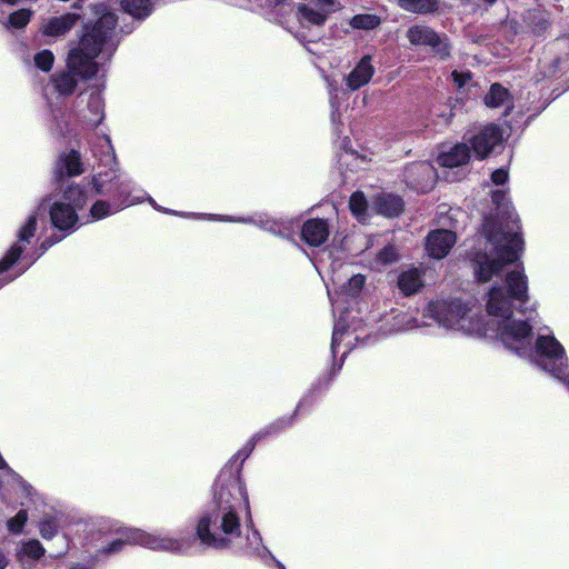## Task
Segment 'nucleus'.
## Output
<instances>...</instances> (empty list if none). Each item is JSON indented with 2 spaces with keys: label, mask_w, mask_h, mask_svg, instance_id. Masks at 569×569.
<instances>
[{
  "label": "nucleus",
  "mask_w": 569,
  "mask_h": 569,
  "mask_svg": "<svg viewBox=\"0 0 569 569\" xmlns=\"http://www.w3.org/2000/svg\"><path fill=\"white\" fill-rule=\"evenodd\" d=\"M423 318L433 320L448 331H458L467 336H481V332H486L478 310L460 299L429 302L423 310Z\"/></svg>",
  "instance_id": "6"
},
{
  "label": "nucleus",
  "mask_w": 569,
  "mask_h": 569,
  "mask_svg": "<svg viewBox=\"0 0 569 569\" xmlns=\"http://www.w3.org/2000/svg\"><path fill=\"white\" fill-rule=\"evenodd\" d=\"M511 226L486 218L482 224V240L471 259L478 281L487 282L498 276L505 267L516 262L523 250V240L517 226V214L509 213Z\"/></svg>",
  "instance_id": "4"
},
{
  "label": "nucleus",
  "mask_w": 569,
  "mask_h": 569,
  "mask_svg": "<svg viewBox=\"0 0 569 569\" xmlns=\"http://www.w3.org/2000/svg\"><path fill=\"white\" fill-rule=\"evenodd\" d=\"M37 258H38V257H36V258L31 259V260L29 261V264L33 263V262H34V260H36Z\"/></svg>",
  "instance_id": "58"
},
{
  "label": "nucleus",
  "mask_w": 569,
  "mask_h": 569,
  "mask_svg": "<svg viewBox=\"0 0 569 569\" xmlns=\"http://www.w3.org/2000/svg\"><path fill=\"white\" fill-rule=\"evenodd\" d=\"M142 194L144 196V198L140 202L147 200L152 206V208L159 212L174 214V216L182 217V218H193V219H199V220L208 219V216H209L208 213H190V212H183V211H174V210H170L164 207H161L156 202V200L152 197L148 196L143 190H140L136 187H134V190L131 192V196H142Z\"/></svg>",
  "instance_id": "32"
},
{
  "label": "nucleus",
  "mask_w": 569,
  "mask_h": 569,
  "mask_svg": "<svg viewBox=\"0 0 569 569\" xmlns=\"http://www.w3.org/2000/svg\"><path fill=\"white\" fill-rule=\"evenodd\" d=\"M121 6L124 12L139 21L149 17L153 10L151 0H122Z\"/></svg>",
  "instance_id": "30"
},
{
  "label": "nucleus",
  "mask_w": 569,
  "mask_h": 569,
  "mask_svg": "<svg viewBox=\"0 0 569 569\" xmlns=\"http://www.w3.org/2000/svg\"><path fill=\"white\" fill-rule=\"evenodd\" d=\"M1 1L4 3L11 4V6H14L18 3V0H1Z\"/></svg>",
  "instance_id": "56"
},
{
  "label": "nucleus",
  "mask_w": 569,
  "mask_h": 569,
  "mask_svg": "<svg viewBox=\"0 0 569 569\" xmlns=\"http://www.w3.org/2000/svg\"><path fill=\"white\" fill-rule=\"evenodd\" d=\"M68 539H67V536H63L62 537V549L54 556L56 558H60L62 556H64L68 551Z\"/></svg>",
  "instance_id": "52"
},
{
  "label": "nucleus",
  "mask_w": 569,
  "mask_h": 569,
  "mask_svg": "<svg viewBox=\"0 0 569 569\" xmlns=\"http://www.w3.org/2000/svg\"><path fill=\"white\" fill-rule=\"evenodd\" d=\"M33 61L39 70L49 72L52 69L54 56L51 50L43 49L34 54Z\"/></svg>",
  "instance_id": "41"
},
{
  "label": "nucleus",
  "mask_w": 569,
  "mask_h": 569,
  "mask_svg": "<svg viewBox=\"0 0 569 569\" xmlns=\"http://www.w3.org/2000/svg\"><path fill=\"white\" fill-rule=\"evenodd\" d=\"M60 529V518L51 515H46L39 522V533L44 540L54 538Z\"/></svg>",
  "instance_id": "38"
},
{
  "label": "nucleus",
  "mask_w": 569,
  "mask_h": 569,
  "mask_svg": "<svg viewBox=\"0 0 569 569\" xmlns=\"http://www.w3.org/2000/svg\"><path fill=\"white\" fill-rule=\"evenodd\" d=\"M546 21H543V26L541 27V29H546Z\"/></svg>",
  "instance_id": "59"
},
{
  "label": "nucleus",
  "mask_w": 569,
  "mask_h": 569,
  "mask_svg": "<svg viewBox=\"0 0 569 569\" xmlns=\"http://www.w3.org/2000/svg\"><path fill=\"white\" fill-rule=\"evenodd\" d=\"M422 286L423 280L418 268L403 270L398 277V287L405 296L415 295Z\"/></svg>",
  "instance_id": "27"
},
{
  "label": "nucleus",
  "mask_w": 569,
  "mask_h": 569,
  "mask_svg": "<svg viewBox=\"0 0 569 569\" xmlns=\"http://www.w3.org/2000/svg\"><path fill=\"white\" fill-rule=\"evenodd\" d=\"M46 553V549L38 539L22 540L16 549L17 559L28 566L39 561Z\"/></svg>",
  "instance_id": "23"
},
{
  "label": "nucleus",
  "mask_w": 569,
  "mask_h": 569,
  "mask_svg": "<svg viewBox=\"0 0 569 569\" xmlns=\"http://www.w3.org/2000/svg\"><path fill=\"white\" fill-rule=\"evenodd\" d=\"M260 0H229V2L239 8L250 9L253 3H258Z\"/></svg>",
  "instance_id": "49"
},
{
  "label": "nucleus",
  "mask_w": 569,
  "mask_h": 569,
  "mask_svg": "<svg viewBox=\"0 0 569 569\" xmlns=\"http://www.w3.org/2000/svg\"><path fill=\"white\" fill-rule=\"evenodd\" d=\"M338 94L337 90H330V104H331V122L333 127V131L336 134H340L342 132L341 130V121H340V112H339V103H338Z\"/></svg>",
  "instance_id": "43"
},
{
  "label": "nucleus",
  "mask_w": 569,
  "mask_h": 569,
  "mask_svg": "<svg viewBox=\"0 0 569 569\" xmlns=\"http://www.w3.org/2000/svg\"><path fill=\"white\" fill-rule=\"evenodd\" d=\"M508 180V171L503 168H499L491 173V181L496 186H502Z\"/></svg>",
  "instance_id": "45"
},
{
  "label": "nucleus",
  "mask_w": 569,
  "mask_h": 569,
  "mask_svg": "<svg viewBox=\"0 0 569 569\" xmlns=\"http://www.w3.org/2000/svg\"><path fill=\"white\" fill-rule=\"evenodd\" d=\"M330 14L331 13L325 9H320L307 1L297 4L296 16L299 22V30L296 33V38L303 43L309 52L316 53V51L310 47L315 41L312 39L306 40V30L310 31L313 28H322Z\"/></svg>",
  "instance_id": "11"
},
{
  "label": "nucleus",
  "mask_w": 569,
  "mask_h": 569,
  "mask_svg": "<svg viewBox=\"0 0 569 569\" xmlns=\"http://www.w3.org/2000/svg\"><path fill=\"white\" fill-rule=\"evenodd\" d=\"M525 358L569 388V368L565 348L548 327L538 331L535 342L532 340L530 343V353Z\"/></svg>",
  "instance_id": "7"
},
{
  "label": "nucleus",
  "mask_w": 569,
  "mask_h": 569,
  "mask_svg": "<svg viewBox=\"0 0 569 569\" xmlns=\"http://www.w3.org/2000/svg\"><path fill=\"white\" fill-rule=\"evenodd\" d=\"M469 159V147L466 143H457L438 156V163L442 167L455 168L468 163Z\"/></svg>",
  "instance_id": "26"
},
{
  "label": "nucleus",
  "mask_w": 569,
  "mask_h": 569,
  "mask_svg": "<svg viewBox=\"0 0 569 569\" xmlns=\"http://www.w3.org/2000/svg\"><path fill=\"white\" fill-rule=\"evenodd\" d=\"M375 72L376 68L372 64V56H363L345 77L347 89L350 91L359 90L371 81Z\"/></svg>",
  "instance_id": "18"
},
{
  "label": "nucleus",
  "mask_w": 569,
  "mask_h": 569,
  "mask_svg": "<svg viewBox=\"0 0 569 569\" xmlns=\"http://www.w3.org/2000/svg\"><path fill=\"white\" fill-rule=\"evenodd\" d=\"M60 240H61L60 238H57V239L47 238V239H44L41 242V244H40V252H39L38 257L43 254L49 248H51L56 242H58Z\"/></svg>",
  "instance_id": "50"
},
{
  "label": "nucleus",
  "mask_w": 569,
  "mask_h": 569,
  "mask_svg": "<svg viewBox=\"0 0 569 569\" xmlns=\"http://www.w3.org/2000/svg\"><path fill=\"white\" fill-rule=\"evenodd\" d=\"M485 1L491 4V3H495L497 0H485Z\"/></svg>",
  "instance_id": "57"
},
{
  "label": "nucleus",
  "mask_w": 569,
  "mask_h": 569,
  "mask_svg": "<svg viewBox=\"0 0 569 569\" xmlns=\"http://www.w3.org/2000/svg\"><path fill=\"white\" fill-rule=\"evenodd\" d=\"M271 560L276 563L278 569H286L284 565L281 561H279L278 559L274 558Z\"/></svg>",
  "instance_id": "55"
},
{
  "label": "nucleus",
  "mask_w": 569,
  "mask_h": 569,
  "mask_svg": "<svg viewBox=\"0 0 569 569\" xmlns=\"http://www.w3.org/2000/svg\"><path fill=\"white\" fill-rule=\"evenodd\" d=\"M124 536L129 543L137 545L153 551H166L177 555L190 552L197 536L178 535L167 532H148L139 528H126Z\"/></svg>",
  "instance_id": "8"
},
{
  "label": "nucleus",
  "mask_w": 569,
  "mask_h": 569,
  "mask_svg": "<svg viewBox=\"0 0 569 569\" xmlns=\"http://www.w3.org/2000/svg\"><path fill=\"white\" fill-rule=\"evenodd\" d=\"M522 315L535 311V306L529 303L528 279L523 267H519L507 273L505 282L493 286L488 292L487 312L490 320L483 323L481 336L497 338L506 349L520 358L530 353L532 341V326L528 320L512 318L513 308Z\"/></svg>",
  "instance_id": "2"
},
{
  "label": "nucleus",
  "mask_w": 569,
  "mask_h": 569,
  "mask_svg": "<svg viewBox=\"0 0 569 569\" xmlns=\"http://www.w3.org/2000/svg\"><path fill=\"white\" fill-rule=\"evenodd\" d=\"M37 213L30 214L24 223L19 228L17 242L11 246L4 257L0 260V274L13 266L21 257L26 247L30 244L37 230ZM4 281H0V284Z\"/></svg>",
  "instance_id": "13"
},
{
  "label": "nucleus",
  "mask_w": 569,
  "mask_h": 569,
  "mask_svg": "<svg viewBox=\"0 0 569 569\" xmlns=\"http://www.w3.org/2000/svg\"><path fill=\"white\" fill-rule=\"evenodd\" d=\"M366 282V277L362 274H353L345 282L339 290L332 292L328 288V296L332 305L333 312L340 311L343 313L348 308L346 305L349 300L358 297Z\"/></svg>",
  "instance_id": "14"
},
{
  "label": "nucleus",
  "mask_w": 569,
  "mask_h": 569,
  "mask_svg": "<svg viewBox=\"0 0 569 569\" xmlns=\"http://www.w3.org/2000/svg\"><path fill=\"white\" fill-rule=\"evenodd\" d=\"M79 19V14L69 12L59 17L49 18L42 26L46 36L59 37L72 29Z\"/></svg>",
  "instance_id": "24"
},
{
  "label": "nucleus",
  "mask_w": 569,
  "mask_h": 569,
  "mask_svg": "<svg viewBox=\"0 0 569 569\" xmlns=\"http://www.w3.org/2000/svg\"><path fill=\"white\" fill-rule=\"evenodd\" d=\"M330 234V228L326 219L313 218L307 220L301 228L302 240L311 247H320Z\"/></svg>",
  "instance_id": "20"
},
{
  "label": "nucleus",
  "mask_w": 569,
  "mask_h": 569,
  "mask_svg": "<svg viewBox=\"0 0 569 569\" xmlns=\"http://www.w3.org/2000/svg\"><path fill=\"white\" fill-rule=\"evenodd\" d=\"M50 112H51V124H50V131L54 136H64L68 132V121L66 119L64 112L61 110V108L57 107V102L49 101Z\"/></svg>",
  "instance_id": "34"
},
{
  "label": "nucleus",
  "mask_w": 569,
  "mask_h": 569,
  "mask_svg": "<svg viewBox=\"0 0 569 569\" xmlns=\"http://www.w3.org/2000/svg\"><path fill=\"white\" fill-rule=\"evenodd\" d=\"M92 12L97 20L83 26L78 47L68 53L67 70L51 76L52 88L61 97L73 93L78 84L76 76L83 79L96 77L118 47L116 13L106 3L94 4Z\"/></svg>",
  "instance_id": "3"
},
{
  "label": "nucleus",
  "mask_w": 569,
  "mask_h": 569,
  "mask_svg": "<svg viewBox=\"0 0 569 569\" xmlns=\"http://www.w3.org/2000/svg\"><path fill=\"white\" fill-rule=\"evenodd\" d=\"M9 565V557L4 549L0 548V569H6Z\"/></svg>",
  "instance_id": "51"
},
{
  "label": "nucleus",
  "mask_w": 569,
  "mask_h": 569,
  "mask_svg": "<svg viewBox=\"0 0 569 569\" xmlns=\"http://www.w3.org/2000/svg\"><path fill=\"white\" fill-rule=\"evenodd\" d=\"M27 510H19L13 517L7 520V529L11 535H20L23 532V528L28 521Z\"/></svg>",
  "instance_id": "40"
},
{
  "label": "nucleus",
  "mask_w": 569,
  "mask_h": 569,
  "mask_svg": "<svg viewBox=\"0 0 569 569\" xmlns=\"http://www.w3.org/2000/svg\"><path fill=\"white\" fill-rule=\"evenodd\" d=\"M260 6L279 20L284 19L295 9L292 0H264Z\"/></svg>",
  "instance_id": "35"
},
{
  "label": "nucleus",
  "mask_w": 569,
  "mask_h": 569,
  "mask_svg": "<svg viewBox=\"0 0 569 569\" xmlns=\"http://www.w3.org/2000/svg\"><path fill=\"white\" fill-rule=\"evenodd\" d=\"M492 202L497 206L498 209L507 208V193L503 190H496L491 194Z\"/></svg>",
  "instance_id": "46"
},
{
  "label": "nucleus",
  "mask_w": 569,
  "mask_h": 569,
  "mask_svg": "<svg viewBox=\"0 0 569 569\" xmlns=\"http://www.w3.org/2000/svg\"><path fill=\"white\" fill-rule=\"evenodd\" d=\"M293 417L290 418H281L269 426L264 427L257 433H254L248 442L233 456L234 460H240V465L244 462V460L251 455L257 442L262 438L271 435L273 432L281 431L283 428L291 425Z\"/></svg>",
  "instance_id": "22"
},
{
  "label": "nucleus",
  "mask_w": 569,
  "mask_h": 569,
  "mask_svg": "<svg viewBox=\"0 0 569 569\" xmlns=\"http://www.w3.org/2000/svg\"><path fill=\"white\" fill-rule=\"evenodd\" d=\"M380 23H381L380 17L377 14H372V13L356 14L349 21V24L353 29L365 30V31L373 30L377 27H379Z\"/></svg>",
  "instance_id": "37"
},
{
  "label": "nucleus",
  "mask_w": 569,
  "mask_h": 569,
  "mask_svg": "<svg viewBox=\"0 0 569 569\" xmlns=\"http://www.w3.org/2000/svg\"><path fill=\"white\" fill-rule=\"evenodd\" d=\"M91 152L99 163L98 172L92 177V188L84 187L89 199L94 190V194L110 196L113 200H121L124 206L140 203L144 196H131L134 183L131 179L121 178L109 136L97 134L91 143Z\"/></svg>",
  "instance_id": "5"
},
{
  "label": "nucleus",
  "mask_w": 569,
  "mask_h": 569,
  "mask_svg": "<svg viewBox=\"0 0 569 569\" xmlns=\"http://www.w3.org/2000/svg\"><path fill=\"white\" fill-rule=\"evenodd\" d=\"M397 6L410 13L429 14L438 11L439 0H396Z\"/></svg>",
  "instance_id": "28"
},
{
  "label": "nucleus",
  "mask_w": 569,
  "mask_h": 569,
  "mask_svg": "<svg viewBox=\"0 0 569 569\" xmlns=\"http://www.w3.org/2000/svg\"><path fill=\"white\" fill-rule=\"evenodd\" d=\"M355 342H360V336L356 335L355 331H350L345 325V318L341 315L335 323L332 340H331V352L333 356L339 351L341 346L345 347L342 357H346L355 346Z\"/></svg>",
  "instance_id": "21"
},
{
  "label": "nucleus",
  "mask_w": 569,
  "mask_h": 569,
  "mask_svg": "<svg viewBox=\"0 0 569 569\" xmlns=\"http://www.w3.org/2000/svg\"><path fill=\"white\" fill-rule=\"evenodd\" d=\"M398 260L399 253L396 247L392 244H387L377 253L372 261V268L376 270H381L387 266L397 262Z\"/></svg>",
  "instance_id": "36"
},
{
  "label": "nucleus",
  "mask_w": 569,
  "mask_h": 569,
  "mask_svg": "<svg viewBox=\"0 0 569 569\" xmlns=\"http://www.w3.org/2000/svg\"><path fill=\"white\" fill-rule=\"evenodd\" d=\"M377 211L388 218L397 217L403 209V201L396 194H382L376 201Z\"/></svg>",
  "instance_id": "29"
},
{
  "label": "nucleus",
  "mask_w": 569,
  "mask_h": 569,
  "mask_svg": "<svg viewBox=\"0 0 569 569\" xmlns=\"http://www.w3.org/2000/svg\"><path fill=\"white\" fill-rule=\"evenodd\" d=\"M83 172V164L81 156L76 150H70L67 153L60 156L57 166L56 173L58 177L68 176L76 177Z\"/></svg>",
  "instance_id": "25"
},
{
  "label": "nucleus",
  "mask_w": 569,
  "mask_h": 569,
  "mask_svg": "<svg viewBox=\"0 0 569 569\" xmlns=\"http://www.w3.org/2000/svg\"><path fill=\"white\" fill-rule=\"evenodd\" d=\"M349 207L358 220L363 221L366 219L367 200L362 192L357 191L352 193L350 197Z\"/></svg>",
  "instance_id": "39"
},
{
  "label": "nucleus",
  "mask_w": 569,
  "mask_h": 569,
  "mask_svg": "<svg viewBox=\"0 0 569 569\" xmlns=\"http://www.w3.org/2000/svg\"><path fill=\"white\" fill-rule=\"evenodd\" d=\"M69 569H90V567L83 563H74L70 566Z\"/></svg>",
  "instance_id": "53"
},
{
  "label": "nucleus",
  "mask_w": 569,
  "mask_h": 569,
  "mask_svg": "<svg viewBox=\"0 0 569 569\" xmlns=\"http://www.w3.org/2000/svg\"><path fill=\"white\" fill-rule=\"evenodd\" d=\"M244 493L237 477L221 471L213 485V500L197 522V538L206 548L230 549L262 561L274 559L257 529L251 528L242 536L238 507Z\"/></svg>",
  "instance_id": "1"
},
{
  "label": "nucleus",
  "mask_w": 569,
  "mask_h": 569,
  "mask_svg": "<svg viewBox=\"0 0 569 569\" xmlns=\"http://www.w3.org/2000/svg\"><path fill=\"white\" fill-rule=\"evenodd\" d=\"M89 201V193L86 188L79 184L68 186L60 200L54 201L50 207V220L54 228L61 231H71L76 229L79 221L78 212L81 211Z\"/></svg>",
  "instance_id": "9"
},
{
  "label": "nucleus",
  "mask_w": 569,
  "mask_h": 569,
  "mask_svg": "<svg viewBox=\"0 0 569 569\" xmlns=\"http://www.w3.org/2000/svg\"><path fill=\"white\" fill-rule=\"evenodd\" d=\"M73 117L88 126L97 127L104 118V103L102 92L98 87H89L78 94Z\"/></svg>",
  "instance_id": "10"
},
{
  "label": "nucleus",
  "mask_w": 569,
  "mask_h": 569,
  "mask_svg": "<svg viewBox=\"0 0 569 569\" xmlns=\"http://www.w3.org/2000/svg\"><path fill=\"white\" fill-rule=\"evenodd\" d=\"M456 240V233L450 230H433L427 236L426 249L430 257L435 259H442L450 252Z\"/></svg>",
  "instance_id": "17"
},
{
  "label": "nucleus",
  "mask_w": 569,
  "mask_h": 569,
  "mask_svg": "<svg viewBox=\"0 0 569 569\" xmlns=\"http://www.w3.org/2000/svg\"><path fill=\"white\" fill-rule=\"evenodd\" d=\"M502 143V131L498 126L490 124L485 127L478 134L471 138V146L475 153L483 159L496 147Z\"/></svg>",
  "instance_id": "16"
},
{
  "label": "nucleus",
  "mask_w": 569,
  "mask_h": 569,
  "mask_svg": "<svg viewBox=\"0 0 569 569\" xmlns=\"http://www.w3.org/2000/svg\"><path fill=\"white\" fill-rule=\"evenodd\" d=\"M406 37L413 47H430L432 52L446 59L450 56V46L447 37L438 34L432 28L426 24L411 26Z\"/></svg>",
  "instance_id": "12"
},
{
  "label": "nucleus",
  "mask_w": 569,
  "mask_h": 569,
  "mask_svg": "<svg viewBox=\"0 0 569 569\" xmlns=\"http://www.w3.org/2000/svg\"><path fill=\"white\" fill-rule=\"evenodd\" d=\"M32 12L28 9H20L12 12L8 18V27L22 29L24 28L31 18Z\"/></svg>",
  "instance_id": "42"
},
{
  "label": "nucleus",
  "mask_w": 569,
  "mask_h": 569,
  "mask_svg": "<svg viewBox=\"0 0 569 569\" xmlns=\"http://www.w3.org/2000/svg\"><path fill=\"white\" fill-rule=\"evenodd\" d=\"M486 106L490 108H498L507 103V110L511 109L509 104V92L499 83H493L489 93L485 97Z\"/></svg>",
  "instance_id": "33"
},
{
  "label": "nucleus",
  "mask_w": 569,
  "mask_h": 569,
  "mask_svg": "<svg viewBox=\"0 0 569 569\" xmlns=\"http://www.w3.org/2000/svg\"><path fill=\"white\" fill-rule=\"evenodd\" d=\"M406 182L419 192H427L436 180L435 168L429 162L412 163L405 170Z\"/></svg>",
  "instance_id": "15"
},
{
  "label": "nucleus",
  "mask_w": 569,
  "mask_h": 569,
  "mask_svg": "<svg viewBox=\"0 0 569 569\" xmlns=\"http://www.w3.org/2000/svg\"><path fill=\"white\" fill-rule=\"evenodd\" d=\"M307 2L319 7L320 9H325L326 11L332 13L335 11L336 0H306Z\"/></svg>",
  "instance_id": "48"
},
{
  "label": "nucleus",
  "mask_w": 569,
  "mask_h": 569,
  "mask_svg": "<svg viewBox=\"0 0 569 569\" xmlns=\"http://www.w3.org/2000/svg\"><path fill=\"white\" fill-rule=\"evenodd\" d=\"M419 325L417 323V321L411 318L410 321L407 322V328L408 329H411V328H415V327H418Z\"/></svg>",
  "instance_id": "54"
},
{
  "label": "nucleus",
  "mask_w": 569,
  "mask_h": 569,
  "mask_svg": "<svg viewBox=\"0 0 569 569\" xmlns=\"http://www.w3.org/2000/svg\"><path fill=\"white\" fill-rule=\"evenodd\" d=\"M127 206L121 204V200H113L109 203L104 200H97L90 208V217L92 220H100L113 213H117Z\"/></svg>",
  "instance_id": "31"
},
{
  "label": "nucleus",
  "mask_w": 569,
  "mask_h": 569,
  "mask_svg": "<svg viewBox=\"0 0 569 569\" xmlns=\"http://www.w3.org/2000/svg\"><path fill=\"white\" fill-rule=\"evenodd\" d=\"M126 528L127 527H124L121 531L122 538L116 539L112 542H110L107 547H104L101 550L102 553H106V555L116 553V552L120 551L126 543H129L124 536Z\"/></svg>",
  "instance_id": "44"
},
{
  "label": "nucleus",
  "mask_w": 569,
  "mask_h": 569,
  "mask_svg": "<svg viewBox=\"0 0 569 569\" xmlns=\"http://www.w3.org/2000/svg\"><path fill=\"white\" fill-rule=\"evenodd\" d=\"M452 79L455 81V83L459 87V88H462L465 87L468 81L471 79V73L469 71L467 72H458V71H453L452 72Z\"/></svg>",
  "instance_id": "47"
},
{
  "label": "nucleus",
  "mask_w": 569,
  "mask_h": 569,
  "mask_svg": "<svg viewBox=\"0 0 569 569\" xmlns=\"http://www.w3.org/2000/svg\"><path fill=\"white\" fill-rule=\"evenodd\" d=\"M208 220L222 221V222H239L254 224L268 232H271L279 237H284V233L280 230V223L277 220L271 219L264 213H259L253 217H233V216H219L210 214Z\"/></svg>",
  "instance_id": "19"
}]
</instances>
